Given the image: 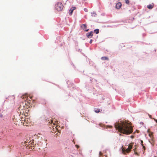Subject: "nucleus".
<instances>
[{
  "instance_id": "f257e3e1",
  "label": "nucleus",
  "mask_w": 157,
  "mask_h": 157,
  "mask_svg": "<svg viewBox=\"0 0 157 157\" xmlns=\"http://www.w3.org/2000/svg\"><path fill=\"white\" fill-rule=\"evenodd\" d=\"M116 129L118 130L121 133L124 134L129 135L133 131V129L130 122L128 121H123L118 122L115 124Z\"/></svg>"
},
{
  "instance_id": "f03ea898",
  "label": "nucleus",
  "mask_w": 157,
  "mask_h": 157,
  "mask_svg": "<svg viewBox=\"0 0 157 157\" xmlns=\"http://www.w3.org/2000/svg\"><path fill=\"white\" fill-rule=\"evenodd\" d=\"M27 104H29V102L28 101H25L22 102L20 105V107L19 108V110H23V112L22 113V112H20V113H21L22 115H23L24 113V110L25 109H28L29 107V105H27Z\"/></svg>"
},
{
  "instance_id": "7ed1b4c3",
  "label": "nucleus",
  "mask_w": 157,
  "mask_h": 157,
  "mask_svg": "<svg viewBox=\"0 0 157 157\" xmlns=\"http://www.w3.org/2000/svg\"><path fill=\"white\" fill-rule=\"evenodd\" d=\"M20 117L19 115L17 114L14 115L13 117V121L15 124L16 125H19L21 121L20 119Z\"/></svg>"
},
{
  "instance_id": "20e7f679",
  "label": "nucleus",
  "mask_w": 157,
  "mask_h": 157,
  "mask_svg": "<svg viewBox=\"0 0 157 157\" xmlns=\"http://www.w3.org/2000/svg\"><path fill=\"white\" fill-rule=\"evenodd\" d=\"M132 145L133 144L131 143L128 146V148L126 149L122 147V153L124 154H125L126 153L129 152L132 148Z\"/></svg>"
},
{
  "instance_id": "39448f33",
  "label": "nucleus",
  "mask_w": 157,
  "mask_h": 157,
  "mask_svg": "<svg viewBox=\"0 0 157 157\" xmlns=\"http://www.w3.org/2000/svg\"><path fill=\"white\" fill-rule=\"evenodd\" d=\"M55 7L57 11H59L62 10L63 6L61 2H58L56 4Z\"/></svg>"
},
{
  "instance_id": "423d86ee",
  "label": "nucleus",
  "mask_w": 157,
  "mask_h": 157,
  "mask_svg": "<svg viewBox=\"0 0 157 157\" xmlns=\"http://www.w3.org/2000/svg\"><path fill=\"white\" fill-rule=\"evenodd\" d=\"M86 35L87 37L89 38H91L93 36V32L91 31L90 33H87Z\"/></svg>"
},
{
  "instance_id": "0eeeda50",
  "label": "nucleus",
  "mask_w": 157,
  "mask_h": 157,
  "mask_svg": "<svg viewBox=\"0 0 157 157\" xmlns=\"http://www.w3.org/2000/svg\"><path fill=\"white\" fill-rule=\"evenodd\" d=\"M76 9V8L75 7H73L71 8L69 10V14L70 15H72V13L73 12V10Z\"/></svg>"
},
{
  "instance_id": "6e6552de",
  "label": "nucleus",
  "mask_w": 157,
  "mask_h": 157,
  "mask_svg": "<svg viewBox=\"0 0 157 157\" xmlns=\"http://www.w3.org/2000/svg\"><path fill=\"white\" fill-rule=\"evenodd\" d=\"M121 5H122L121 2H118L116 5V8L117 9H119L121 8Z\"/></svg>"
},
{
  "instance_id": "1a4fd4ad",
  "label": "nucleus",
  "mask_w": 157,
  "mask_h": 157,
  "mask_svg": "<svg viewBox=\"0 0 157 157\" xmlns=\"http://www.w3.org/2000/svg\"><path fill=\"white\" fill-rule=\"evenodd\" d=\"M21 98H22L24 99H27L28 98V95L27 94H25L23 95L22 96Z\"/></svg>"
},
{
  "instance_id": "9d476101",
  "label": "nucleus",
  "mask_w": 157,
  "mask_h": 157,
  "mask_svg": "<svg viewBox=\"0 0 157 157\" xmlns=\"http://www.w3.org/2000/svg\"><path fill=\"white\" fill-rule=\"evenodd\" d=\"M154 6L153 4H149L147 6V7L149 9H151Z\"/></svg>"
},
{
  "instance_id": "9b49d317",
  "label": "nucleus",
  "mask_w": 157,
  "mask_h": 157,
  "mask_svg": "<svg viewBox=\"0 0 157 157\" xmlns=\"http://www.w3.org/2000/svg\"><path fill=\"white\" fill-rule=\"evenodd\" d=\"M101 110L100 111V109H95L94 111L95 113H98L99 112H101Z\"/></svg>"
},
{
  "instance_id": "f8f14e48",
  "label": "nucleus",
  "mask_w": 157,
  "mask_h": 157,
  "mask_svg": "<svg viewBox=\"0 0 157 157\" xmlns=\"http://www.w3.org/2000/svg\"><path fill=\"white\" fill-rule=\"evenodd\" d=\"M25 122L26 123H29L30 122V120L29 119H28V118H25L24 120Z\"/></svg>"
},
{
  "instance_id": "ddd939ff",
  "label": "nucleus",
  "mask_w": 157,
  "mask_h": 157,
  "mask_svg": "<svg viewBox=\"0 0 157 157\" xmlns=\"http://www.w3.org/2000/svg\"><path fill=\"white\" fill-rule=\"evenodd\" d=\"M101 59L103 60H109V59L108 57L105 56L102 57L101 58Z\"/></svg>"
},
{
  "instance_id": "4468645a",
  "label": "nucleus",
  "mask_w": 157,
  "mask_h": 157,
  "mask_svg": "<svg viewBox=\"0 0 157 157\" xmlns=\"http://www.w3.org/2000/svg\"><path fill=\"white\" fill-rule=\"evenodd\" d=\"M57 122L58 121H55L54 122H53V120H52L51 121V124H53L55 125L57 123Z\"/></svg>"
},
{
  "instance_id": "2eb2a0df",
  "label": "nucleus",
  "mask_w": 157,
  "mask_h": 157,
  "mask_svg": "<svg viewBox=\"0 0 157 157\" xmlns=\"http://www.w3.org/2000/svg\"><path fill=\"white\" fill-rule=\"evenodd\" d=\"M99 30L98 29H97L94 30V32L96 34H98L99 33Z\"/></svg>"
},
{
  "instance_id": "dca6fc26",
  "label": "nucleus",
  "mask_w": 157,
  "mask_h": 157,
  "mask_svg": "<svg viewBox=\"0 0 157 157\" xmlns=\"http://www.w3.org/2000/svg\"><path fill=\"white\" fill-rule=\"evenodd\" d=\"M81 26L82 27H83L84 29H86V24H82Z\"/></svg>"
},
{
  "instance_id": "f3484780",
  "label": "nucleus",
  "mask_w": 157,
  "mask_h": 157,
  "mask_svg": "<svg viewBox=\"0 0 157 157\" xmlns=\"http://www.w3.org/2000/svg\"><path fill=\"white\" fill-rule=\"evenodd\" d=\"M125 3L127 4H129V0H125Z\"/></svg>"
},
{
  "instance_id": "a211bd4d",
  "label": "nucleus",
  "mask_w": 157,
  "mask_h": 157,
  "mask_svg": "<svg viewBox=\"0 0 157 157\" xmlns=\"http://www.w3.org/2000/svg\"><path fill=\"white\" fill-rule=\"evenodd\" d=\"M134 151L135 152V154L136 155H137V156H139V154L137 152H135V150Z\"/></svg>"
},
{
  "instance_id": "6ab92c4d",
  "label": "nucleus",
  "mask_w": 157,
  "mask_h": 157,
  "mask_svg": "<svg viewBox=\"0 0 157 157\" xmlns=\"http://www.w3.org/2000/svg\"><path fill=\"white\" fill-rule=\"evenodd\" d=\"M148 116L150 117V118L151 119H153V118H152L151 117V116L150 115H149V114H148Z\"/></svg>"
},
{
  "instance_id": "aec40b11",
  "label": "nucleus",
  "mask_w": 157,
  "mask_h": 157,
  "mask_svg": "<svg viewBox=\"0 0 157 157\" xmlns=\"http://www.w3.org/2000/svg\"><path fill=\"white\" fill-rule=\"evenodd\" d=\"M102 153L101 152H99V155L100 156L102 155Z\"/></svg>"
},
{
  "instance_id": "412c9836",
  "label": "nucleus",
  "mask_w": 157,
  "mask_h": 157,
  "mask_svg": "<svg viewBox=\"0 0 157 157\" xmlns=\"http://www.w3.org/2000/svg\"><path fill=\"white\" fill-rule=\"evenodd\" d=\"M153 119H154V121L157 123V120L154 118H153Z\"/></svg>"
},
{
  "instance_id": "4be33fe9",
  "label": "nucleus",
  "mask_w": 157,
  "mask_h": 157,
  "mask_svg": "<svg viewBox=\"0 0 157 157\" xmlns=\"http://www.w3.org/2000/svg\"><path fill=\"white\" fill-rule=\"evenodd\" d=\"M92 39H91V40H90V44L92 43Z\"/></svg>"
},
{
  "instance_id": "5701e85b",
  "label": "nucleus",
  "mask_w": 157,
  "mask_h": 157,
  "mask_svg": "<svg viewBox=\"0 0 157 157\" xmlns=\"http://www.w3.org/2000/svg\"><path fill=\"white\" fill-rule=\"evenodd\" d=\"M149 136L150 137H151V136H152V134H149Z\"/></svg>"
},
{
  "instance_id": "b1692460",
  "label": "nucleus",
  "mask_w": 157,
  "mask_h": 157,
  "mask_svg": "<svg viewBox=\"0 0 157 157\" xmlns=\"http://www.w3.org/2000/svg\"><path fill=\"white\" fill-rule=\"evenodd\" d=\"M32 96H30V97H29V98L30 99H32Z\"/></svg>"
},
{
  "instance_id": "393cba45",
  "label": "nucleus",
  "mask_w": 157,
  "mask_h": 157,
  "mask_svg": "<svg viewBox=\"0 0 157 157\" xmlns=\"http://www.w3.org/2000/svg\"><path fill=\"white\" fill-rule=\"evenodd\" d=\"M141 144H142H142H143V141L142 140H141Z\"/></svg>"
},
{
  "instance_id": "a878e982",
  "label": "nucleus",
  "mask_w": 157,
  "mask_h": 157,
  "mask_svg": "<svg viewBox=\"0 0 157 157\" xmlns=\"http://www.w3.org/2000/svg\"><path fill=\"white\" fill-rule=\"evenodd\" d=\"M134 136H131V137L132 138H133Z\"/></svg>"
},
{
  "instance_id": "bb28decb",
  "label": "nucleus",
  "mask_w": 157,
  "mask_h": 157,
  "mask_svg": "<svg viewBox=\"0 0 157 157\" xmlns=\"http://www.w3.org/2000/svg\"><path fill=\"white\" fill-rule=\"evenodd\" d=\"M142 146H143V148H145V147H144V146L143 145V144H142Z\"/></svg>"
},
{
  "instance_id": "cd10ccee",
  "label": "nucleus",
  "mask_w": 157,
  "mask_h": 157,
  "mask_svg": "<svg viewBox=\"0 0 157 157\" xmlns=\"http://www.w3.org/2000/svg\"><path fill=\"white\" fill-rule=\"evenodd\" d=\"M88 30H89V29H86V32H87V31H88Z\"/></svg>"
},
{
  "instance_id": "c85d7f7f",
  "label": "nucleus",
  "mask_w": 157,
  "mask_h": 157,
  "mask_svg": "<svg viewBox=\"0 0 157 157\" xmlns=\"http://www.w3.org/2000/svg\"><path fill=\"white\" fill-rule=\"evenodd\" d=\"M76 146H77V148H78V146H77V145H76Z\"/></svg>"
},
{
  "instance_id": "c756f323",
  "label": "nucleus",
  "mask_w": 157,
  "mask_h": 157,
  "mask_svg": "<svg viewBox=\"0 0 157 157\" xmlns=\"http://www.w3.org/2000/svg\"><path fill=\"white\" fill-rule=\"evenodd\" d=\"M93 14H94H94H95V13H94H94H93Z\"/></svg>"
},
{
  "instance_id": "7c9ffc66",
  "label": "nucleus",
  "mask_w": 157,
  "mask_h": 157,
  "mask_svg": "<svg viewBox=\"0 0 157 157\" xmlns=\"http://www.w3.org/2000/svg\"><path fill=\"white\" fill-rule=\"evenodd\" d=\"M93 14H94H94H95V13H94H94H93Z\"/></svg>"
},
{
  "instance_id": "2f4dec72",
  "label": "nucleus",
  "mask_w": 157,
  "mask_h": 157,
  "mask_svg": "<svg viewBox=\"0 0 157 157\" xmlns=\"http://www.w3.org/2000/svg\"><path fill=\"white\" fill-rule=\"evenodd\" d=\"M93 14H94H94H95V13H94H94H93Z\"/></svg>"
},
{
  "instance_id": "473e14b6",
  "label": "nucleus",
  "mask_w": 157,
  "mask_h": 157,
  "mask_svg": "<svg viewBox=\"0 0 157 157\" xmlns=\"http://www.w3.org/2000/svg\"><path fill=\"white\" fill-rule=\"evenodd\" d=\"M110 127H112V126H110Z\"/></svg>"
},
{
  "instance_id": "72a5a7b5",
  "label": "nucleus",
  "mask_w": 157,
  "mask_h": 157,
  "mask_svg": "<svg viewBox=\"0 0 157 157\" xmlns=\"http://www.w3.org/2000/svg\"><path fill=\"white\" fill-rule=\"evenodd\" d=\"M24 115H25V116H26V115H25V114H24Z\"/></svg>"
},
{
  "instance_id": "f704fd0d",
  "label": "nucleus",
  "mask_w": 157,
  "mask_h": 157,
  "mask_svg": "<svg viewBox=\"0 0 157 157\" xmlns=\"http://www.w3.org/2000/svg\"><path fill=\"white\" fill-rule=\"evenodd\" d=\"M120 135H121V134H120Z\"/></svg>"
}]
</instances>
